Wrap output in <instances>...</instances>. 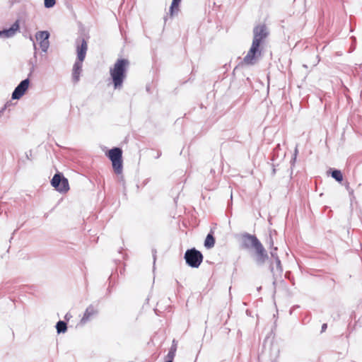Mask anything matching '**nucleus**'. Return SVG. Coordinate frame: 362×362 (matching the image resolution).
Segmentation results:
<instances>
[{
    "label": "nucleus",
    "mask_w": 362,
    "mask_h": 362,
    "mask_svg": "<svg viewBox=\"0 0 362 362\" xmlns=\"http://www.w3.org/2000/svg\"><path fill=\"white\" fill-rule=\"evenodd\" d=\"M107 156L112 162L115 173L117 175L121 174L123 168L122 149L119 147H114L108 151Z\"/></svg>",
    "instance_id": "7ed1b4c3"
},
{
    "label": "nucleus",
    "mask_w": 362,
    "mask_h": 362,
    "mask_svg": "<svg viewBox=\"0 0 362 362\" xmlns=\"http://www.w3.org/2000/svg\"><path fill=\"white\" fill-rule=\"evenodd\" d=\"M129 65V61L128 59H118L114 66L110 68V74L115 90L122 89L124 79L127 77Z\"/></svg>",
    "instance_id": "f03ea898"
},
{
    "label": "nucleus",
    "mask_w": 362,
    "mask_h": 362,
    "mask_svg": "<svg viewBox=\"0 0 362 362\" xmlns=\"http://www.w3.org/2000/svg\"><path fill=\"white\" fill-rule=\"evenodd\" d=\"M56 0H44V6L47 8H50L54 6Z\"/></svg>",
    "instance_id": "aec40b11"
},
{
    "label": "nucleus",
    "mask_w": 362,
    "mask_h": 362,
    "mask_svg": "<svg viewBox=\"0 0 362 362\" xmlns=\"http://www.w3.org/2000/svg\"><path fill=\"white\" fill-rule=\"evenodd\" d=\"M184 258L186 264L192 268H198L203 261L202 253L193 247L186 250Z\"/></svg>",
    "instance_id": "20e7f679"
},
{
    "label": "nucleus",
    "mask_w": 362,
    "mask_h": 362,
    "mask_svg": "<svg viewBox=\"0 0 362 362\" xmlns=\"http://www.w3.org/2000/svg\"><path fill=\"white\" fill-rule=\"evenodd\" d=\"M52 186L59 192L66 193L69 189L68 179L61 173L54 174L51 180Z\"/></svg>",
    "instance_id": "39448f33"
},
{
    "label": "nucleus",
    "mask_w": 362,
    "mask_h": 362,
    "mask_svg": "<svg viewBox=\"0 0 362 362\" xmlns=\"http://www.w3.org/2000/svg\"><path fill=\"white\" fill-rule=\"evenodd\" d=\"M270 270L273 274L274 278L276 279L281 277L283 273V268L281 266L280 259L272 260L270 263Z\"/></svg>",
    "instance_id": "9d476101"
},
{
    "label": "nucleus",
    "mask_w": 362,
    "mask_h": 362,
    "mask_svg": "<svg viewBox=\"0 0 362 362\" xmlns=\"http://www.w3.org/2000/svg\"><path fill=\"white\" fill-rule=\"evenodd\" d=\"M215 245V238L213 235L212 231H211L206 237L204 241V247L207 249L212 248Z\"/></svg>",
    "instance_id": "4468645a"
},
{
    "label": "nucleus",
    "mask_w": 362,
    "mask_h": 362,
    "mask_svg": "<svg viewBox=\"0 0 362 362\" xmlns=\"http://www.w3.org/2000/svg\"><path fill=\"white\" fill-rule=\"evenodd\" d=\"M269 239H270L269 245H270L271 247H272L273 244H274V242H273V240H272L271 236L269 237Z\"/></svg>",
    "instance_id": "c85d7f7f"
},
{
    "label": "nucleus",
    "mask_w": 362,
    "mask_h": 362,
    "mask_svg": "<svg viewBox=\"0 0 362 362\" xmlns=\"http://www.w3.org/2000/svg\"><path fill=\"white\" fill-rule=\"evenodd\" d=\"M170 350H171L173 352H176V350H177V346L175 344H173L170 349Z\"/></svg>",
    "instance_id": "bb28decb"
},
{
    "label": "nucleus",
    "mask_w": 362,
    "mask_h": 362,
    "mask_svg": "<svg viewBox=\"0 0 362 362\" xmlns=\"http://www.w3.org/2000/svg\"><path fill=\"white\" fill-rule=\"evenodd\" d=\"M33 45H34V48H35V49H36V45H35V43H33Z\"/></svg>",
    "instance_id": "2f4dec72"
},
{
    "label": "nucleus",
    "mask_w": 362,
    "mask_h": 362,
    "mask_svg": "<svg viewBox=\"0 0 362 362\" xmlns=\"http://www.w3.org/2000/svg\"><path fill=\"white\" fill-rule=\"evenodd\" d=\"M175 356V353L172 351L171 350H169L168 354L167 355L168 360H171L172 361H173V358H174Z\"/></svg>",
    "instance_id": "4be33fe9"
},
{
    "label": "nucleus",
    "mask_w": 362,
    "mask_h": 362,
    "mask_svg": "<svg viewBox=\"0 0 362 362\" xmlns=\"http://www.w3.org/2000/svg\"><path fill=\"white\" fill-rule=\"evenodd\" d=\"M0 37H1V30H0Z\"/></svg>",
    "instance_id": "473e14b6"
},
{
    "label": "nucleus",
    "mask_w": 362,
    "mask_h": 362,
    "mask_svg": "<svg viewBox=\"0 0 362 362\" xmlns=\"http://www.w3.org/2000/svg\"><path fill=\"white\" fill-rule=\"evenodd\" d=\"M55 327L58 334L64 333L67 330V324L66 322L62 320L58 321Z\"/></svg>",
    "instance_id": "2eb2a0df"
},
{
    "label": "nucleus",
    "mask_w": 362,
    "mask_h": 362,
    "mask_svg": "<svg viewBox=\"0 0 362 362\" xmlns=\"http://www.w3.org/2000/svg\"><path fill=\"white\" fill-rule=\"evenodd\" d=\"M297 153H298V148H297V147H296V149H295L294 154H293V159H292V161H293V162H295V161H296V156H297Z\"/></svg>",
    "instance_id": "393cba45"
},
{
    "label": "nucleus",
    "mask_w": 362,
    "mask_h": 362,
    "mask_svg": "<svg viewBox=\"0 0 362 362\" xmlns=\"http://www.w3.org/2000/svg\"><path fill=\"white\" fill-rule=\"evenodd\" d=\"M269 34V30L265 24H259L254 27L251 47L243 58V62L245 64L253 65L256 63L257 58L261 55V51L259 50L260 45L268 37Z\"/></svg>",
    "instance_id": "f257e3e1"
},
{
    "label": "nucleus",
    "mask_w": 362,
    "mask_h": 362,
    "mask_svg": "<svg viewBox=\"0 0 362 362\" xmlns=\"http://www.w3.org/2000/svg\"><path fill=\"white\" fill-rule=\"evenodd\" d=\"M19 29L18 21H16L10 28L1 30V37L11 38L13 37Z\"/></svg>",
    "instance_id": "9b49d317"
},
{
    "label": "nucleus",
    "mask_w": 362,
    "mask_h": 362,
    "mask_svg": "<svg viewBox=\"0 0 362 362\" xmlns=\"http://www.w3.org/2000/svg\"><path fill=\"white\" fill-rule=\"evenodd\" d=\"M83 62L76 60L73 66L72 79L74 83H77L80 78V74L82 71Z\"/></svg>",
    "instance_id": "f8f14e48"
},
{
    "label": "nucleus",
    "mask_w": 362,
    "mask_h": 362,
    "mask_svg": "<svg viewBox=\"0 0 362 362\" xmlns=\"http://www.w3.org/2000/svg\"><path fill=\"white\" fill-rule=\"evenodd\" d=\"M327 327V325L326 323L322 324V328H321V332H324Z\"/></svg>",
    "instance_id": "a878e982"
},
{
    "label": "nucleus",
    "mask_w": 362,
    "mask_h": 362,
    "mask_svg": "<svg viewBox=\"0 0 362 362\" xmlns=\"http://www.w3.org/2000/svg\"><path fill=\"white\" fill-rule=\"evenodd\" d=\"M152 253H153V264H155L156 259V250L155 249H153Z\"/></svg>",
    "instance_id": "b1692460"
},
{
    "label": "nucleus",
    "mask_w": 362,
    "mask_h": 362,
    "mask_svg": "<svg viewBox=\"0 0 362 362\" xmlns=\"http://www.w3.org/2000/svg\"><path fill=\"white\" fill-rule=\"evenodd\" d=\"M33 71L34 66H33L30 69L28 77L21 81L20 83L15 88L11 95V98L13 100H19L25 93V92L28 89L30 83L29 77L32 75Z\"/></svg>",
    "instance_id": "423d86ee"
},
{
    "label": "nucleus",
    "mask_w": 362,
    "mask_h": 362,
    "mask_svg": "<svg viewBox=\"0 0 362 362\" xmlns=\"http://www.w3.org/2000/svg\"><path fill=\"white\" fill-rule=\"evenodd\" d=\"M32 156V151H29L28 152H25V157L28 160H31L30 157Z\"/></svg>",
    "instance_id": "5701e85b"
},
{
    "label": "nucleus",
    "mask_w": 362,
    "mask_h": 362,
    "mask_svg": "<svg viewBox=\"0 0 362 362\" xmlns=\"http://www.w3.org/2000/svg\"><path fill=\"white\" fill-rule=\"evenodd\" d=\"M49 46V40H41L40 42V47L43 52H47Z\"/></svg>",
    "instance_id": "6ab92c4d"
},
{
    "label": "nucleus",
    "mask_w": 362,
    "mask_h": 362,
    "mask_svg": "<svg viewBox=\"0 0 362 362\" xmlns=\"http://www.w3.org/2000/svg\"><path fill=\"white\" fill-rule=\"evenodd\" d=\"M49 33L48 31H38L35 34V38L37 41L47 40L49 37Z\"/></svg>",
    "instance_id": "dca6fc26"
},
{
    "label": "nucleus",
    "mask_w": 362,
    "mask_h": 362,
    "mask_svg": "<svg viewBox=\"0 0 362 362\" xmlns=\"http://www.w3.org/2000/svg\"><path fill=\"white\" fill-rule=\"evenodd\" d=\"M181 0H173L171 3V6L170 7V16H173L174 14V9L178 8V6L180 5Z\"/></svg>",
    "instance_id": "a211bd4d"
},
{
    "label": "nucleus",
    "mask_w": 362,
    "mask_h": 362,
    "mask_svg": "<svg viewBox=\"0 0 362 362\" xmlns=\"http://www.w3.org/2000/svg\"><path fill=\"white\" fill-rule=\"evenodd\" d=\"M98 314V310L93 305H90L86 310L83 317L81 320V324L85 325L91 317Z\"/></svg>",
    "instance_id": "ddd939ff"
},
{
    "label": "nucleus",
    "mask_w": 362,
    "mask_h": 362,
    "mask_svg": "<svg viewBox=\"0 0 362 362\" xmlns=\"http://www.w3.org/2000/svg\"><path fill=\"white\" fill-rule=\"evenodd\" d=\"M277 247H273L272 248V250L270 251V255H271V257L273 259V260H275L276 259H279L278 255H277Z\"/></svg>",
    "instance_id": "412c9836"
},
{
    "label": "nucleus",
    "mask_w": 362,
    "mask_h": 362,
    "mask_svg": "<svg viewBox=\"0 0 362 362\" xmlns=\"http://www.w3.org/2000/svg\"><path fill=\"white\" fill-rule=\"evenodd\" d=\"M165 362H173L171 360H167Z\"/></svg>",
    "instance_id": "7c9ffc66"
},
{
    "label": "nucleus",
    "mask_w": 362,
    "mask_h": 362,
    "mask_svg": "<svg viewBox=\"0 0 362 362\" xmlns=\"http://www.w3.org/2000/svg\"><path fill=\"white\" fill-rule=\"evenodd\" d=\"M68 317H69V315H68V314H66V315H65V318H66V319H68Z\"/></svg>",
    "instance_id": "c756f323"
},
{
    "label": "nucleus",
    "mask_w": 362,
    "mask_h": 362,
    "mask_svg": "<svg viewBox=\"0 0 362 362\" xmlns=\"http://www.w3.org/2000/svg\"><path fill=\"white\" fill-rule=\"evenodd\" d=\"M258 241L259 240L255 235L244 233L242 234L241 247L249 249L253 247L255 245V242L257 243Z\"/></svg>",
    "instance_id": "1a4fd4ad"
},
{
    "label": "nucleus",
    "mask_w": 362,
    "mask_h": 362,
    "mask_svg": "<svg viewBox=\"0 0 362 362\" xmlns=\"http://www.w3.org/2000/svg\"><path fill=\"white\" fill-rule=\"evenodd\" d=\"M331 176L337 182H341L343 180V175L339 170H332Z\"/></svg>",
    "instance_id": "f3484780"
},
{
    "label": "nucleus",
    "mask_w": 362,
    "mask_h": 362,
    "mask_svg": "<svg viewBox=\"0 0 362 362\" xmlns=\"http://www.w3.org/2000/svg\"><path fill=\"white\" fill-rule=\"evenodd\" d=\"M276 168H275L274 165H272V175L274 176L276 174Z\"/></svg>",
    "instance_id": "cd10ccee"
},
{
    "label": "nucleus",
    "mask_w": 362,
    "mask_h": 362,
    "mask_svg": "<svg viewBox=\"0 0 362 362\" xmlns=\"http://www.w3.org/2000/svg\"><path fill=\"white\" fill-rule=\"evenodd\" d=\"M253 248L256 253V263L258 265H263L269 257L266 250L259 240L257 243L255 242V245Z\"/></svg>",
    "instance_id": "0eeeda50"
},
{
    "label": "nucleus",
    "mask_w": 362,
    "mask_h": 362,
    "mask_svg": "<svg viewBox=\"0 0 362 362\" xmlns=\"http://www.w3.org/2000/svg\"><path fill=\"white\" fill-rule=\"evenodd\" d=\"M77 60L84 61L88 50V44L84 38H78L76 40Z\"/></svg>",
    "instance_id": "6e6552de"
}]
</instances>
